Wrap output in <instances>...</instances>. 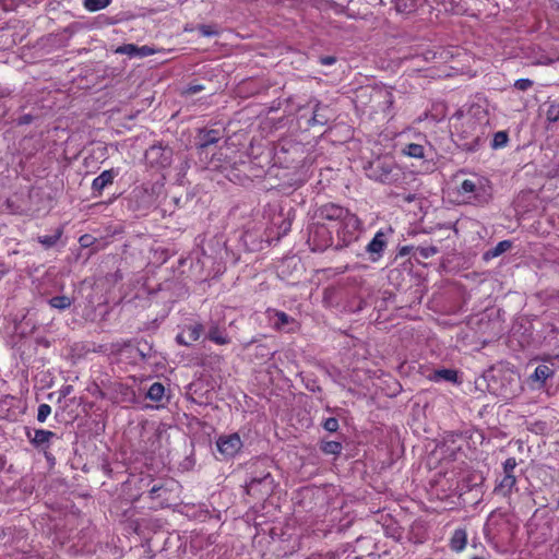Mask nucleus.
Returning a JSON list of instances; mask_svg holds the SVG:
<instances>
[{
    "label": "nucleus",
    "mask_w": 559,
    "mask_h": 559,
    "mask_svg": "<svg viewBox=\"0 0 559 559\" xmlns=\"http://www.w3.org/2000/svg\"><path fill=\"white\" fill-rule=\"evenodd\" d=\"M50 413H51L50 405H48V404H40L38 406L37 420L39 423H45L46 419L48 418V416L50 415Z\"/></svg>",
    "instance_id": "bb28decb"
},
{
    "label": "nucleus",
    "mask_w": 559,
    "mask_h": 559,
    "mask_svg": "<svg viewBox=\"0 0 559 559\" xmlns=\"http://www.w3.org/2000/svg\"><path fill=\"white\" fill-rule=\"evenodd\" d=\"M111 0H83V7L88 12H96L107 8Z\"/></svg>",
    "instance_id": "a211bd4d"
},
{
    "label": "nucleus",
    "mask_w": 559,
    "mask_h": 559,
    "mask_svg": "<svg viewBox=\"0 0 559 559\" xmlns=\"http://www.w3.org/2000/svg\"><path fill=\"white\" fill-rule=\"evenodd\" d=\"M554 376V370L547 365H539L536 367L534 373L532 374V379L534 381L540 382L544 384L547 379Z\"/></svg>",
    "instance_id": "ddd939ff"
},
{
    "label": "nucleus",
    "mask_w": 559,
    "mask_h": 559,
    "mask_svg": "<svg viewBox=\"0 0 559 559\" xmlns=\"http://www.w3.org/2000/svg\"><path fill=\"white\" fill-rule=\"evenodd\" d=\"M533 86V81L530 79H520L514 83V87L519 91H527Z\"/></svg>",
    "instance_id": "7c9ffc66"
},
{
    "label": "nucleus",
    "mask_w": 559,
    "mask_h": 559,
    "mask_svg": "<svg viewBox=\"0 0 559 559\" xmlns=\"http://www.w3.org/2000/svg\"><path fill=\"white\" fill-rule=\"evenodd\" d=\"M545 106L547 107L546 111H545L547 121H549V122L559 121V103L549 102V103H546Z\"/></svg>",
    "instance_id": "aec40b11"
},
{
    "label": "nucleus",
    "mask_w": 559,
    "mask_h": 559,
    "mask_svg": "<svg viewBox=\"0 0 559 559\" xmlns=\"http://www.w3.org/2000/svg\"><path fill=\"white\" fill-rule=\"evenodd\" d=\"M202 334V325L194 323L187 325L183 331L177 335V342L182 345H190L200 338Z\"/></svg>",
    "instance_id": "0eeeda50"
},
{
    "label": "nucleus",
    "mask_w": 559,
    "mask_h": 559,
    "mask_svg": "<svg viewBox=\"0 0 559 559\" xmlns=\"http://www.w3.org/2000/svg\"><path fill=\"white\" fill-rule=\"evenodd\" d=\"M430 379L433 381H449V382H455L457 379L456 371L452 369H440L433 371V373L430 376Z\"/></svg>",
    "instance_id": "2eb2a0df"
},
{
    "label": "nucleus",
    "mask_w": 559,
    "mask_h": 559,
    "mask_svg": "<svg viewBox=\"0 0 559 559\" xmlns=\"http://www.w3.org/2000/svg\"><path fill=\"white\" fill-rule=\"evenodd\" d=\"M367 176L383 183H394L401 177V170L392 158L383 157L370 162Z\"/></svg>",
    "instance_id": "f03ea898"
},
{
    "label": "nucleus",
    "mask_w": 559,
    "mask_h": 559,
    "mask_svg": "<svg viewBox=\"0 0 559 559\" xmlns=\"http://www.w3.org/2000/svg\"><path fill=\"white\" fill-rule=\"evenodd\" d=\"M83 240H84V242H87V239H85V237H81V241H83Z\"/></svg>",
    "instance_id": "58836bf2"
},
{
    "label": "nucleus",
    "mask_w": 559,
    "mask_h": 559,
    "mask_svg": "<svg viewBox=\"0 0 559 559\" xmlns=\"http://www.w3.org/2000/svg\"><path fill=\"white\" fill-rule=\"evenodd\" d=\"M331 223L329 225H316L310 233V240L313 243V250L323 251L333 242L330 231Z\"/></svg>",
    "instance_id": "20e7f679"
},
{
    "label": "nucleus",
    "mask_w": 559,
    "mask_h": 559,
    "mask_svg": "<svg viewBox=\"0 0 559 559\" xmlns=\"http://www.w3.org/2000/svg\"><path fill=\"white\" fill-rule=\"evenodd\" d=\"M203 87L201 85H192V86H189L188 90H187V93L188 94H195L200 91H202Z\"/></svg>",
    "instance_id": "f704fd0d"
},
{
    "label": "nucleus",
    "mask_w": 559,
    "mask_h": 559,
    "mask_svg": "<svg viewBox=\"0 0 559 559\" xmlns=\"http://www.w3.org/2000/svg\"><path fill=\"white\" fill-rule=\"evenodd\" d=\"M323 428L329 432H335L338 429V420L334 417L326 418Z\"/></svg>",
    "instance_id": "c756f323"
},
{
    "label": "nucleus",
    "mask_w": 559,
    "mask_h": 559,
    "mask_svg": "<svg viewBox=\"0 0 559 559\" xmlns=\"http://www.w3.org/2000/svg\"><path fill=\"white\" fill-rule=\"evenodd\" d=\"M73 388L72 385H63L61 389H60V394L62 397H66L68 396L71 392H72Z\"/></svg>",
    "instance_id": "72a5a7b5"
},
{
    "label": "nucleus",
    "mask_w": 559,
    "mask_h": 559,
    "mask_svg": "<svg viewBox=\"0 0 559 559\" xmlns=\"http://www.w3.org/2000/svg\"><path fill=\"white\" fill-rule=\"evenodd\" d=\"M508 141H509L508 133L506 131H498L493 135L491 146L493 148H501L507 145Z\"/></svg>",
    "instance_id": "5701e85b"
},
{
    "label": "nucleus",
    "mask_w": 559,
    "mask_h": 559,
    "mask_svg": "<svg viewBox=\"0 0 559 559\" xmlns=\"http://www.w3.org/2000/svg\"><path fill=\"white\" fill-rule=\"evenodd\" d=\"M319 217L331 223V227L336 228V236L341 247H347L358 239L361 222L349 210L334 203H328L319 209Z\"/></svg>",
    "instance_id": "f257e3e1"
},
{
    "label": "nucleus",
    "mask_w": 559,
    "mask_h": 559,
    "mask_svg": "<svg viewBox=\"0 0 559 559\" xmlns=\"http://www.w3.org/2000/svg\"><path fill=\"white\" fill-rule=\"evenodd\" d=\"M164 395H165V388L159 382H154L150 386L147 394H146V396L154 402H160L163 400Z\"/></svg>",
    "instance_id": "dca6fc26"
},
{
    "label": "nucleus",
    "mask_w": 559,
    "mask_h": 559,
    "mask_svg": "<svg viewBox=\"0 0 559 559\" xmlns=\"http://www.w3.org/2000/svg\"><path fill=\"white\" fill-rule=\"evenodd\" d=\"M61 237V230L58 229L53 235L41 236L38 238V241L46 248H50L57 243L59 238Z\"/></svg>",
    "instance_id": "b1692460"
},
{
    "label": "nucleus",
    "mask_w": 559,
    "mask_h": 559,
    "mask_svg": "<svg viewBox=\"0 0 559 559\" xmlns=\"http://www.w3.org/2000/svg\"><path fill=\"white\" fill-rule=\"evenodd\" d=\"M386 245V233L383 230H378L374 237L366 247L367 253L370 254V260L373 262L378 261L382 257Z\"/></svg>",
    "instance_id": "423d86ee"
},
{
    "label": "nucleus",
    "mask_w": 559,
    "mask_h": 559,
    "mask_svg": "<svg viewBox=\"0 0 559 559\" xmlns=\"http://www.w3.org/2000/svg\"><path fill=\"white\" fill-rule=\"evenodd\" d=\"M116 52L124 53L128 56H136L138 46H135L133 44L123 45V46L117 48Z\"/></svg>",
    "instance_id": "cd10ccee"
},
{
    "label": "nucleus",
    "mask_w": 559,
    "mask_h": 559,
    "mask_svg": "<svg viewBox=\"0 0 559 559\" xmlns=\"http://www.w3.org/2000/svg\"><path fill=\"white\" fill-rule=\"evenodd\" d=\"M14 397L12 396H5L0 400V418L2 419H9L11 418V407L14 404Z\"/></svg>",
    "instance_id": "6ab92c4d"
},
{
    "label": "nucleus",
    "mask_w": 559,
    "mask_h": 559,
    "mask_svg": "<svg viewBox=\"0 0 559 559\" xmlns=\"http://www.w3.org/2000/svg\"><path fill=\"white\" fill-rule=\"evenodd\" d=\"M416 7L415 0H395V9L400 13L412 12Z\"/></svg>",
    "instance_id": "4be33fe9"
},
{
    "label": "nucleus",
    "mask_w": 559,
    "mask_h": 559,
    "mask_svg": "<svg viewBox=\"0 0 559 559\" xmlns=\"http://www.w3.org/2000/svg\"><path fill=\"white\" fill-rule=\"evenodd\" d=\"M322 451L326 454H338L342 451V444L337 441H328L322 445Z\"/></svg>",
    "instance_id": "393cba45"
},
{
    "label": "nucleus",
    "mask_w": 559,
    "mask_h": 559,
    "mask_svg": "<svg viewBox=\"0 0 559 559\" xmlns=\"http://www.w3.org/2000/svg\"><path fill=\"white\" fill-rule=\"evenodd\" d=\"M334 62H335V58L334 57H324V58L321 59V63L325 64V66L333 64Z\"/></svg>",
    "instance_id": "c9c22d12"
},
{
    "label": "nucleus",
    "mask_w": 559,
    "mask_h": 559,
    "mask_svg": "<svg viewBox=\"0 0 559 559\" xmlns=\"http://www.w3.org/2000/svg\"><path fill=\"white\" fill-rule=\"evenodd\" d=\"M216 445L222 455L233 457L241 449L242 442L238 433H233L219 437Z\"/></svg>",
    "instance_id": "39448f33"
},
{
    "label": "nucleus",
    "mask_w": 559,
    "mask_h": 559,
    "mask_svg": "<svg viewBox=\"0 0 559 559\" xmlns=\"http://www.w3.org/2000/svg\"><path fill=\"white\" fill-rule=\"evenodd\" d=\"M158 151H159V148L151 147L150 151H148V154L151 155V154H154V153H156Z\"/></svg>",
    "instance_id": "e433bc0d"
},
{
    "label": "nucleus",
    "mask_w": 559,
    "mask_h": 559,
    "mask_svg": "<svg viewBox=\"0 0 559 559\" xmlns=\"http://www.w3.org/2000/svg\"><path fill=\"white\" fill-rule=\"evenodd\" d=\"M83 240H84V242H87V239H85V237H81V241H83Z\"/></svg>",
    "instance_id": "ea45409f"
},
{
    "label": "nucleus",
    "mask_w": 559,
    "mask_h": 559,
    "mask_svg": "<svg viewBox=\"0 0 559 559\" xmlns=\"http://www.w3.org/2000/svg\"><path fill=\"white\" fill-rule=\"evenodd\" d=\"M518 462L515 457H509L504 461L502 465V477L498 480L495 492L504 498H509L512 492L516 489V476L514 475V471L516 468Z\"/></svg>",
    "instance_id": "7ed1b4c3"
},
{
    "label": "nucleus",
    "mask_w": 559,
    "mask_h": 559,
    "mask_svg": "<svg viewBox=\"0 0 559 559\" xmlns=\"http://www.w3.org/2000/svg\"><path fill=\"white\" fill-rule=\"evenodd\" d=\"M152 49L147 46H142V47H138V52L136 55L139 56H142V57H145V56H150L152 55Z\"/></svg>",
    "instance_id": "473e14b6"
},
{
    "label": "nucleus",
    "mask_w": 559,
    "mask_h": 559,
    "mask_svg": "<svg viewBox=\"0 0 559 559\" xmlns=\"http://www.w3.org/2000/svg\"><path fill=\"white\" fill-rule=\"evenodd\" d=\"M72 304V300L67 296H56L49 299V305L52 308L64 310L69 308Z\"/></svg>",
    "instance_id": "412c9836"
},
{
    "label": "nucleus",
    "mask_w": 559,
    "mask_h": 559,
    "mask_svg": "<svg viewBox=\"0 0 559 559\" xmlns=\"http://www.w3.org/2000/svg\"><path fill=\"white\" fill-rule=\"evenodd\" d=\"M119 175V169H107L97 176L92 182V189L100 193L106 187L114 182V179Z\"/></svg>",
    "instance_id": "1a4fd4ad"
},
{
    "label": "nucleus",
    "mask_w": 559,
    "mask_h": 559,
    "mask_svg": "<svg viewBox=\"0 0 559 559\" xmlns=\"http://www.w3.org/2000/svg\"><path fill=\"white\" fill-rule=\"evenodd\" d=\"M416 252L424 259H428L438 253V248L435 246L417 247Z\"/></svg>",
    "instance_id": "a878e982"
},
{
    "label": "nucleus",
    "mask_w": 559,
    "mask_h": 559,
    "mask_svg": "<svg viewBox=\"0 0 559 559\" xmlns=\"http://www.w3.org/2000/svg\"><path fill=\"white\" fill-rule=\"evenodd\" d=\"M403 154L413 158H424L425 147L420 144L409 143L403 148Z\"/></svg>",
    "instance_id": "f3484780"
},
{
    "label": "nucleus",
    "mask_w": 559,
    "mask_h": 559,
    "mask_svg": "<svg viewBox=\"0 0 559 559\" xmlns=\"http://www.w3.org/2000/svg\"><path fill=\"white\" fill-rule=\"evenodd\" d=\"M209 338L217 344H225L227 342V340L221 335L217 329L210 331Z\"/></svg>",
    "instance_id": "2f4dec72"
},
{
    "label": "nucleus",
    "mask_w": 559,
    "mask_h": 559,
    "mask_svg": "<svg viewBox=\"0 0 559 559\" xmlns=\"http://www.w3.org/2000/svg\"><path fill=\"white\" fill-rule=\"evenodd\" d=\"M466 532L464 530H455L450 540L451 549L454 551H462L466 546Z\"/></svg>",
    "instance_id": "f8f14e48"
},
{
    "label": "nucleus",
    "mask_w": 559,
    "mask_h": 559,
    "mask_svg": "<svg viewBox=\"0 0 559 559\" xmlns=\"http://www.w3.org/2000/svg\"><path fill=\"white\" fill-rule=\"evenodd\" d=\"M26 436L34 447L47 448L49 447L51 439L56 437V433L50 430L36 429L34 430L33 436L31 435V431L27 430Z\"/></svg>",
    "instance_id": "6e6552de"
},
{
    "label": "nucleus",
    "mask_w": 559,
    "mask_h": 559,
    "mask_svg": "<svg viewBox=\"0 0 559 559\" xmlns=\"http://www.w3.org/2000/svg\"><path fill=\"white\" fill-rule=\"evenodd\" d=\"M483 188L480 179H465L462 181L457 189L461 195H466L467 199L479 197V190Z\"/></svg>",
    "instance_id": "9d476101"
},
{
    "label": "nucleus",
    "mask_w": 559,
    "mask_h": 559,
    "mask_svg": "<svg viewBox=\"0 0 559 559\" xmlns=\"http://www.w3.org/2000/svg\"><path fill=\"white\" fill-rule=\"evenodd\" d=\"M272 324L275 329L284 330L293 319L283 311H275L271 317Z\"/></svg>",
    "instance_id": "4468645a"
},
{
    "label": "nucleus",
    "mask_w": 559,
    "mask_h": 559,
    "mask_svg": "<svg viewBox=\"0 0 559 559\" xmlns=\"http://www.w3.org/2000/svg\"><path fill=\"white\" fill-rule=\"evenodd\" d=\"M328 111H329V109L326 106L317 104L313 109V116L309 120V123L311 126H316V124L324 126L330 120V117L328 116Z\"/></svg>",
    "instance_id": "9b49d317"
},
{
    "label": "nucleus",
    "mask_w": 559,
    "mask_h": 559,
    "mask_svg": "<svg viewBox=\"0 0 559 559\" xmlns=\"http://www.w3.org/2000/svg\"><path fill=\"white\" fill-rule=\"evenodd\" d=\"M511 248V242L508 240L500 241L492 250V257H498Z\"/></svg>",
    "instance_id": "c85d7f7f"
},
{
    "label": "nucleus",
    "mask_w": 559,
    "mask_h": 559,
    "mask_svg": "<svg viewBox=\"0 0 559 559\" xmlns=\"http://www.w3.org/2000/svg\"><path fill=\"white\" fill-rule=\"evenodd\" d=\"M127 349H128L129 352H133V350L140 352L138 348L131 347V346H129V345L127 346Z\"/></svg>",
    "instance_id": "4c0bfd02"
}]
</instances>
